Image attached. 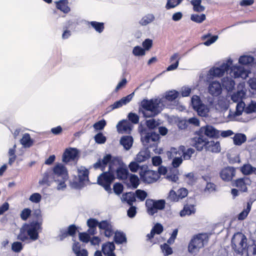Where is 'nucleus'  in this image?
<instances>
[{"label":"nucleus","instance_id":"nucleus-60","mask_svg":"<svg viewBox=\"0 0 256 256\" xmlns=\"http://www.w3.org/2000/svg\"><path fill=\"white\" fill-rule=\"evenodd\" d=\"M244 92L242 90L238 91L236 93L234 94L232 96V100L235 102H238L242 100V95H244Z\"/></svg>","mask_w":256,"mask_h":256},{"label":"nucleus","instance_id":"nucleus-51","mask_svg":"<svg viewBox=\"0 0 256 256\" xmlns=\"http://www.w3.org/2000/svg\"><path fill=\"white\" fill-rule=\"evenodd\" d=\"M32 213L31 210L28 208H24L21 212L20 216L23 220H26L30 216Z\"/></svg>","mask_w":256,"mask_h":256},{"label":"nucleus","instance_id":"nucleus-22","mask_svg":"<svg viewBox=\"0 0 256 256\" xmlns=\"http://www.w3.org/2000/svg\"><path fill=\"white\" fill-rule=\"evenodd\" d=\"M234 78H246L248 76V72L245 68L241 66H234L232 69Z\"/></svg>","mask_w":256,"mask_h":256},{"label":"nucleus","instance_id":"nucleus-30","mask_svg":"<svg viewBox=\"0 0 256 256\" xmlns=\"http://www.w3.org/2000/svg\"><path fill=\"white\" fill-rule=\"evenodd\" d=\"M132 142L133 138L132 136H123L122 137L120 140V144L126 150H128L130 148L132 144Z\"/></svg>","mask_w":256,"mask_h":256},{"label":"nucleus","instance_id":"nucleus-54","mask_svg":"<svg viewBox=\"0 0 256 256\" xmlns=\"http://www.w3.org/2000/svg\"><path fill=\"white\" fill-rule=\"evenodd\" d=\"M168 200H170V202H178L179 200V198L178 196V194L175 191L172 190L170 191L168 196Z\"/></svg>","mask_w":256,"mask_h":256},{"label":"nucleus","instance_id":"nucleus-19","mask_svg":"<svg viewBox=\"0 0 256 256\" xmlns=\"http://www.w3.org/2000/svg\"><path fill=\"white\" fill-rule=\"evenodd\" d=\"M222 86L218 82H212L208 86V92L213 96H218L222 93Z\"/></svg>","mask_w":256,"mask_h":256},{"label":"nucleus","instance_id":"nucleus-3","mask_svg":"<svg viewBox=\"0 0 256 256\" xmlns=\"http://www.w3.org/2000/svg\"><path fill=\"white\" fill-rule=\"evenodd\" d=\"M209 240V236L206 233H200L194 234L190 240L188 250L191 254H196L200 249L207 244Z\"/></svg>","mask_w":256,"mask_h":256},{"label":"nucleus","instance_id":"nucleus-20","mask_svg":"<svg viewBox=\"0 0 256 256\" xmlns=\"http://www.w3.org/2000/svg\"><path fill=\"white\" fill-rule=\"evenodd\" d=\"M115 173L116 178L122 180H126L130 174L128 168L123 166H119L116 170L115 169Z\"/></svg>","mask_w":256,"mask_h":256},{"label":"nucleus","instance_id":"nucleus-5","mask_svg":"<svg viewBox=\"0 0 256 256\" xmlns=\"http://www.w3.org/2000/svg\"><path fill=\"white\" fill-rule=\"evenodd\" d=\"M112 168V166H110L108 170L104 172L98 178V184L108 192H111L110 185L116 179L115 169Z\"/></svg>","mask_w":256,"mask_h":256},{"label":"nucleus","instance_id":"nucleus-58","mask_svg":"<svg viewBox=\"0 0 256 256\" xmlns=\"http://www.w3.org/2000/svg\"><path fill=\"white\" fill-rule=\"evenodd\" d=\"M136 197L140 200L144 201L147 196V193L141 190H137L136 191Z\"/></svg>","mask_w":256,"mask_h":256},{"label":"nucleus","instance_id":"nucleus-48","mask_svg":"<svg viewBox=\"0 0 256 256\" xmlns=\"http://www.w3.org/2000/svg\"><path fill=\"white\" fill-rule=\"evenodd\" d=\"M174 158L172 161V166L174 168H178L182 162V158L181 156H179L177 155L176 156H174Z\"/></svg>","mask_w":256,"mask_h":256},{"label":"nucleus","instance_id":"nucleus-61","mask_svg":"<svg viewBox=\"0 0 256 256\" xmlns=\"http://www.w3.org/2000/svg\"><path fill=\"white\" fill-rule=\"evenodd\" d=\"M142 46L144 49L146 50H148L152 46V40L150 39H146L142 42Z\"/></svg>","mask_w":256,"mask_h":256},{"label":"nucleus","instance_id":"nucleus-8","mask_svg":"<svg viewBox=\"0 0 256 256\" xmlns=\"http://www.w3.org/2000/svg\"><path fill=\"white\" fill-rule=\"evenodd\" d=\"M119 162V159L117 157L112 158L110 154H106L102 160L99 158L97 162L94 164V168L104 171L106 165L108 164V166L111 165L112 169H115L114 166L116 163L118 164Z\"/></svg>","mask_w":256,"mask_h":256},{"label":"nucleus","instance_id":"nucleus-18","mask_svg":"<svg viewBox=\"0 0 256 256\" xmlns=\"http://www.w3.org/2000/svg\"><path fill=\"white\" fill-rule=\"evenodd\" d=\"M250 179L246 177L239 178L236 180L232 183V186L238 188V190L242 192H246L248 191L247 181Z\"/></svg>","mask_w":256,"mask_h":256},{"label":"nucleus","instance_id":"nucleus-4","mask_svg":"<svg viewBox=\"0 0 256 256\" xmlns=\"http://www.w3.org/2000/svg\"><path fill=\"white\" fill-rule=\"evenodd\" d=\"M246 236L242 232H237L232 236L231 240L232 250L237 254H243L248 246Z\"/></svg>","mask_w":256,"mask_h":256},{"label":"nucleus","instance_id":"nucleus-14","mask_svg":"<svg viewBox=\"0 0 256 256\" xmlns=\"http://www.w3.org/2000/svg\"><path fill=\"white\" fill-rule=\"evenodd\" d=\"M52 173L54 176L64 178V180L68 179V173L67 168L62 164L58 163L52 168Z\"/></svg>","mask_w":256,"mask_h":256},{"label":"nucleus","instance_id":"nucleus-56","mask_svg":"<svg viewBox=\"0 0 256 256\" xmlns=\"http://www.w3.org/2000/svg\"><path fill=\"white\" fill-rule=\"evenodd\" d=\"M66 230L70 236H74L78 231V228L74 224H71L68 226Z\"/></svg>","mask_w":256,"mask_h":256},{"label":"nucleus","instance_id":"nucleus-41","mask_svg":"<svg viewBox=\"0 0 256 256\" xmlns=\"http://www.w3.org/2000/svg\"><path fill=\"white\" fill-rule=\"evenodd\" d=\"M252 202H248L246 205V208L244 209L238 216V218L240 220H243L245 219L248 216V213L250 212L251 207H252Z\"/></svg>","mask_w":256,"mask_h":256},{"label":"nucleus","instance_id":"nucleus-33","mask_svg":"<svg viewBox=\"0 0 256 256\" xmlns=\"http://www.w3.org/2000/svg\"><path fill=\"white\" fill-rule=\"evenodd\" d=\"M195 212L194 206L193 204H186L184 206V208L180 212V215L184 216L186 215L190 216Z\"/></svg>","mask_w":256,"mask_h":256},{"label":"nucleus","instance_id":"nucleus-45","mask_svg":"<svg viewBox=\"0 0 256 256\" xmlns=\"http://www.w3.org/2000/svg\"><path fill=\"white\" fill-rule=\"evenodd\" d=\"M129 180L132 188H136L140 184V180L138 176L136 174H130Z\"/></svg>","mask_w":256,"mask_h":256},{"label":"nucleus","instance_id":"nucleus-34","mask_svg":"<svg viewBox=\"0 0 256 256\" xmlns=\"http://www.w3.org/2000/svg\"><path fill=\"white\" fill-rule=\"evenodd\" d=\"M124 200L126 201L129 206L133 205L136 202V196L132 192H126L122 195Z\"/></svg>","mask_w":256,"mask_h":256},{"label":"nucleus","instance_id":"nucleus-16","mask_svg":"<svg viewBox=\"0 0 256 256\" xmlns=\"http://www.w3.org/2000/svg\"><path fill=\"white\" fill-rule=\"evenodd\" d=\"M236 174V170L233 167L228 166L222 168L220 176L221 178L225 182H230Z\"/></svg>","mask_w":256,"mask_h":256},{"label":"nucleus","instance_id":"nucleus-38","mask_svg":"<svg viewBox=\"0 0 256 256\" xmlns=\"http://www.w3.org/2000/svg\"><path fill=\"white\" fill-rule=\"evenodd\" d=\"M254 61V58L250 56H242L239 58L238 62L242 65H248L251 64Z\"/></svg>","mask_w":256,"mask_h":256},{"label":"nucleus","instance_id":"nucleus-11","mask_svg":"<svg viewBox=\"0 0 256 256\" xmlns=\"http://www.w3.org/2000/svg\"><path fill=\"white\" fill-rule=\"evenodd\" d=\"M198 130L208 140L210 138H218L220 136V131L211 125L202 126Z\"/></svg>","mask_w":256,"mask_h":256},{"label":"nucleus","instance_id":"nucleus-64","mask_svg":"<svg viewBox=\"0 0 256 256\" xmlns=\"http://www.w3.org/2000/svg\"><path fill=\"white\" fill-rule=\"evenodd\" d=\"M128 117L129 120L133 124H136L139 122V116L134 113H130Z\"/></svg>","mask_w":256,"mask_h":256},{"label":"nucleus","instance_id":"nucleus-49","mask_svg":"<svg viewBox=\"0 0 256 256\" xmlns=\"http://www.w3.org/2000/svg\"><path fill=\"white\" fill-rule=\"evenodd\" d=\"M160 248L164 256H168L172 254V248L167 244L164 243L161 245Z\"/></svg>","mask_w":256,"mask_h":256},{"label":"nucleus","instance_id":"nucleus-46","mask_svg":"<svg viewBox=\"0 0 256 256\" xmlns=\"http://www.w3.org/2000/svg\"><path fill=\"white\" fill-rule=\"evenodd\" d=\"M95 142L98 144H104L106 140V137L102 133L98 132L94 137Z\"/></svg>","mask_w":256,"mask_h":256},{"label":"nucleus","instance_id":"nucleus-55","mask_svg":"<svg viewBox=\"0 0 256 256\" xmlns=\"http://www.w3.org/2000/svg\"><path fill=\"white\" fill-rule=\"evenodd\" d=\"M113 190L114 193L118 195L121 194L123 192L124 186L121 183L116 182L114 185Z\"/></svg>","mask_w":256,"mask_h":256},{"label":"nucleus","instance_id":"nucleus-15","mask_svg":"<svg viewBox=\"0 0 256 256\" xmlns=\"http://www.w3.org/2000/svg\"><path fill=\"white\" fill-rule=\"evenodd\" d=\"M98 228L100 232L102 231L105 236L110 238L114 234L113 226L108 220H103L100 222Z\"/></svg>","mask_w":256,"mask_h":256},{"label":"nucleus","instance_id":"nucleus-36","mask_svg":"<svg viewBox=\"0 0 256 256\" xmlns=\"http://www.w3.org/2000/svg\"><path fill=\"white\" fill-rule=\"evenodd\" d=\"M114 240L116 244H122L126 242V238L123 232H116L114 236Z\"/></svg>","mask_w":256,"mask_h":256},{"label":"nucleus","instance_id":"nucleus-44","mask_svg":"<svg viewBox=\"0 0 256 256\" xmlns=\"http://www.w3.org/2000/svg\"><path fill=\"white\" fill-rule=\"evenodd\" d=\"M206 18V15L204 14L198 15V14H192L190 16V20L196 23H201Z\"/></svg>","mask_w":256,"mask_h":256},{"label":"nucleus","instance_id":"nucleus-50","mask_svg":"<svg viewBox=\"0 0 256 256\" xmlns=\"http://www.w3.org/2000/svg\"><path fill=\"white\" fill-rule=\"evenodd\" d=\"M132 53L135 56H142L145 54V50L140 46L134 47L132 50Z\"/></svg>","mask_w":256,"mask_h":256},{"label":"nucleus","instance_id":"nucleus-62","mask_svg":"<svg viewBox=\"0 0 256 256\" xmlns=\"http://www.w3.org/2000/svg\"><path fill=\"white\" fill-rule=\"evenodd\" d=\"M90 234L80 232L79 234L80 240L84 242H88L90 240Z\"/></svg>","mask_w":256,"mask_h":256},{"label":"nucleus","instance_id":"nucleus-53","mask_svg":"<svg viewBox=\"0 0 256 256\" xmlns=\"http://www.w3.org/2000/svg\"><path fill=\"white\" fill-rule=\"evenodd\" d=\"M106 121L104 120H102L98 122H96L93 125L94 128L96 130H102L106 126Z\"/></svg>","mask_w":256,"mask_h":256},{"label":"nucleus","instance_id":"nucleus-52","mask_svg":"<svg viewBox=\"0 0 256 256\" xmlns=\"http://www.w3.org/2000/svg\"><path fill=\"white\" fill-rule=\"evenodd\" d=\"M192 106L194 110L200 105L202 104L200 98L198 96H194L192 98Z\"/></svg>","mask_w":256,"mask_h":256},{"label":"nucleus","instance_id":"nucleus-12","mask_svg":"<svg viewBox=\"0 0 256 256\" xmlns=\"http://www.w3.org/2000/svg\"><path fill=\"white\" fill-rule=\"evenodd\" d=\"M160 136L155 132H147L144 136L142 138V141L144 144L148 147L156 146L158 144Z\"/></svg>","mask_w":256,"mask_h":256},{"label":"nucleus","instance_id":"nucleus-6","mask_svg":"<svg viewBox=\"0 0 256 256\" xmlns=\"http://www.w3.org/2000/svg\"><path fill=\"white\" fill-rule=\"evenodd\" d=\"M190 140V146L198 152H202L204 150L206 146L208 144V140L198 130L194 132Z\"/></svg>","mask_w":256,"mask_h":256},{"label":"nucleus","instance_id":"nucleus-13","mask_svg":"<svg viewBox=\"0 0 256 256\" xmlns=\"http://www.w3.org/2000/svg\"><path fill=\"white\" fill-rule=\"evenodd\" d=\"M140 175L144 182L148 184L153 183L160 178L158 174L156 172L152 170L140 172Z\"/></svg>","mask_w":256,"mask_h":256},{"label":"nucleus","instance_id":"nucleus-21","mask_svg":"<svg viewBox=\"0 0 256 256\" xmlns=\"http://www.w3.org/2000/svg\"><path fill=\"white\" fill-rule=\"evenodd\" d=\"M53 181H56L55 180V176L53 175L52 170H48L44 174L43 178L41 180H40L39 184L41 185L46 184L50 186V182Z\"/></svg>","mask_w":256,"mask_h":256},{"label":"nucleus","instance_id":"nucleus-17","mask_svg":"<svg viewBox=\"0 0 256 256\" xmlns=\"http://www.w3.org/2000/svg\"><path fill=\"white\" fill-rule=\"evenodd\" d=\"M230 68V66L228 64L224 63L219 67L211 68L210 70V75L214 77H222L225 72H227Z\"/></svg>","mask_w":256,"mask_h":256},{"label":"nucleus","instance_id":"nucleus-24","mask_svg":"<svg viewBox=\"0 0 256 256\" xmlns=\"http://www.w3.org/2000/svg\"><path fill=\"white\" fill-rule=\"evenodd\" d=\"M208 144H206L204 150L206 151L211 152H212L218 153L220 151V144L218 142L214 140L208 141Z\"/></svg>","mask_w":256,"mask_h":256},{"label":"nucleus","instance_id":"nucleus-57","mask_svg":"<svg viewBox=\"0 0 256 256\" xmlns=\"http://www.w3.org/2000/svg\"><path fill=\"white\" fill-rule=\"evenodd\" d=\"M23 246L22 244L20 242H16L12 244V249L14 252H20Z\"/></svg>","mask_w":256,"mask_h":256},{"label":"nucleus","instance_id":"nucleus-28","mask_svg":"<svg viewBox=\"0 0 256 256\" xmlns=\"http://www.w3.org/2000/svg\"><path fill=\"white\" fill-rule=\"evenodd\" d=\"M68 0H60L56 2V7L64 13L68 14L70 10V8L68 6Z\"/></svg>","mask_w":256,"mask_h":256},{"label":"nucleus","instance_id":"nucleus-31","mask_svg":"<svg viewBox=\"0 0 256 256\" xmlns=\"http://www.w3.org/2000/svg\"><path fill=\"white\" fill-rule=\"evenodd\" d=\"M21 144L24 148H30L33 144V140L30 138V134L26 133L23 135L20 140Z\"/></svg>","mask_w":256,"mask_h":256},{"label":"nucleus","instance_id":"nucleus-42","mask_svg":"<svg viewBox=\"0 0 256 256\" xmlns=\"http://www.w3.org/2000/svg\"><path fill=\"white\" fill-rule=\"evenodd\" d=\"M201 116H206L208 112L207 106L203 103L194 109Z\"/></svg>","mask_w":256,"mask_h":256},{"label":"nucleus","instance_id":"nucleus-40","mask_svg":"<svg viewBox=\"0 0 256 256\" xmlns=\"http://www.w3.org/2000/svg\"><path fill=\"white\" fill-rule=\"evenodd\" d=\"M256 170V168L252 167L250 164H244L240 168V171L244 175H248L252 174Z\"/></svg>","mask_w":256,"mask_h":256},{"label":"nucleus","instance_id":"nucleus-32","mask_svg":"<svg viewBox=\"0 0 256 256\" xmlns=\"http://www.w3.org/2000/svg\"><path fill=\"white\" fill-rule=\"evenodd\" d=\"M178 94H179L178 92L175 90H170L166 92L164 97L162 98H163L164 102L166 100L169 102H172L178 97Z\"/></svg>","mask_w":256,"mask_h":256},{"label":"nucleus","instance_id":"nucleus-39","mask_svg":"<svg viewBox=\"0 0 256 256\" xmlns=\"http://www.w3.org/2000/svg\"><path fill=\"white\" fill-rule=\"evenodd\" d=\"M89 24L98 32H102L104 28V22H98L96 21H92Z\"/></svg>","mask_w":256,"mask_h":256},{"label":"nucleus","instance_id":"nucleus-63","mask_svg":"<svg viewBox=\"0 0 256 256\" xmlns=\"http://www.w3.org/2000/svg\"><path fill=\"white\" fill-rule=\"evenodd\" d=\"M187 178V182L188 184L192 185L196 181V178L194 177L193 172H190L186 175Z\"/></svg>","mask_w":256,"mask_h":256},{"label":"nucleus","instance_id":"nucleus-35","mask_svg":"<svg viewBox=\"0 0 256 256\" xmlns=\"http://www.w3.org/2000/svg\"><path fill=\"white\" fill-rule=\"evenodd\" d=\"M115 245L113 242H106L102 246V252L104 254H108L114 252Z\"/></svg>","mask_w":256,"mask_h":256},{"label":"nucleus","instance_id":"nucleus-37","mask_svg":"<svg viewBox=\"0 0 256 256\" xmlns=\"http://www.w3.org/2000/svg\"><path fill=\"white\" fill-rule=\"evenodd\" d=\"M233 139L234 144L240 146L246 141V137L244 134H235Z\"/></svg>","mask_w":256,"mask_h":256},{"label":"nucleus","instance_id":"nucleus-59","mask_svg":"<svg viewBox=\"0 0 256 256\" xmlns=\"http://www.w3.org/2000/svg\"><path fill=\"white\" fill-rule=\"evenodd\" d=\"M41 199L42 196L39 193H34L32 194L29 198L30 201L34 203L39 202L41 200Z\"/></svg>","mask_w":256,"mask_h":256},{"label":"nucleus","instance_id":"nucleus-10","mask_svg":"<svg viewBox=\"0 0 256 256\" xmlns=\"http://www.w3.org/2000/svg\"><path fill=\"white\" fill-rule=\"evenodd\" d=\"M80 158V152L78 150L75 148H66L62 156V161L65 164L70 162H77Z\"/></svg>","mask_w":256,"mask_h":256},{"label":"nucleus","instance_id":"nucleus-43","mask_svg":"<svg viewBox=\"0 0 256 256\" xmlns=\"http://www.w3.org/2000/svg\"><path fill=\"white\" fill-rule=\"evenodd\" d=\"M247 256H256V244L254 242L252 244H249L246 248Z\"/></svg>","mask_w":256,"mask_h":256},{"label":"nucleus","instance_id":"nucleus-23","mask_svg":"<svg viewBox=\"0 0 256 256\" xmlns=\"http://www.w3.org/2000/svg\"><path fill=\"white\" fill-rule=\"evenodd\" d=\"M87 226L89 228L88 233L90 235H94L96 234V226L98 227L100 222L94 218H90L87 220Z\"/></svg>","mask_w":256,"mask_h":256},{"label":"nucleus","instance_id":"nucleus-2","mask_svg":"<svg viewBox=\"0 0 256 256\" xmlns=\"http://www.w3.org/2000/svg\"><path fill=\"white\" fill-rule=\"evenodd\" d=\"M163 98L143 100L141 102L142 110H140L144 118L154 117L159 114L164 108Z\"/></svg>","mask_w":256,"mask_h":256},{"label":"nucleus","instance_id":"nucleus-7","mask_svg":"<svg viewBox=\"0 0 256 256\" xmlns=\"http://www.w3.org/2000/svg\"><path fill=\"white\" fill-rule=\"evenodd\" d=\"M195 150L192 148L186 150L184 146H180L178 148H172L170 151L168 152L167 155L169 158H172L174 156L178 155L182 156L184 160H188L191 158Z\"/></svg>","mask_w":256,"mask_h":256},{"label":"nucleus","instance_id":"nucleus-1","mask_svg":"<svg viewBox=\"0 0 256 256\" xmlns=\"http://www.w3.org/2000/svg\"><path fill=\"white\" fill-rule=\"evenodd\" d=\"M36 221L24 224L20 228L17 239L22 242H30L38 238L40 230H42V216L40 210L33 213Z\"/></svg>","mask_w":256,"mask_h":256},{"label":"nucleus","instance_id":"nucleus-9","mask_svg":"<svg viewBox=\"0 0 256 256\" xmlns=\"http://www.w3.org/2000/svg\"><path fill=\"white\" fill-rule=\"evenodd\" d=\"M165 200H154L147 199L146 201V206L148 213L153 216L158 210H163L165 207Z\"/></svg>","mask_w":256,"mask_h":256},{"label":"nucleus","instance_id":"nucleus-25","mask_svg":"<svg viewBox=\"0 0 256 256\" xmlns=\"http://www.w3.org/2000/svg\"><path fill=\"white\" fill-rule=\"evenodd\" d=\"M150 157V152L148 149H144L140 150L136 155V160L138 162H145Z\"/></svg>","mask_w":256,"mask_h":256},{"label":"nucleus","instance_id":"nucleus-27","mask_svg":"<svg viewBox=\"0 0 256 256\" xmlns=\"http://www.w3.org/2000/svg\"><path fill=\"white\" fill-rule=\"evenodd\" d=\"M72 250L76 256H88V252L86 249L81 250V246L78 242H75L72 246Z\"/></svg>","mask_w":256,"mask_h":256},{"label":"nucleus","instance_id":"nucleus-47","mask_svg":"<svg viewBox=\"0 0 256 256\" xmlns=\"http://www.w3.org/2000/svg\"><path fill=\"white\" fill-rule=\"evenodd\" d=\"M183 0H168L166 8L168 10L178 6Z\"/></svg>","mask_w":256,"mask_h":256},{"label":"nucleus","instance_id":"nucleus-26","mask_svg":"<svg viewBox=\"0 0 256 256\" xmlns=\"http://www.w3.org/2000/svg\"><path fill=\"white\" fill-rule=\"evenodd\" d=\"M180 58L178 54L175 53L172 54L170 58V62L173 64L167 68L166 70L171 71L176 69L178 66Z\"/></svg>","mask_w":256,"mask_h":256},{"label":"nucleus","instance_id":"nucleus-29","mask_svg":"<svg viewBox=\"0 0 256 256\" xmlns=\"http://www.w3.org/2000/svg\"><path fill=\"white\" fill-rule=\"evenodd\" d=\"M89 172L87 169L80 170L78 172V186H83L84 182L88 180Z\"/></svg>","mask_w":256,"mask_h":256}]
</instances>
